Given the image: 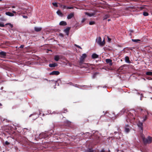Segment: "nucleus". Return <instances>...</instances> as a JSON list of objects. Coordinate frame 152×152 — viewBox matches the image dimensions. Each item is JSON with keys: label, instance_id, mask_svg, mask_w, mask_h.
Listing matches in <instances>:
<instances>
[{"label": "nucleus", "instance_id": "1", "mask_svg": "<svg viewBox=\"0 0 152 152\" xmlns=\"http://www.w3.org/2000/svg\"><path fill=\"white\" fill-rule=\"evenodd\" d=\"M142 138L144 143H150L152 141V137L150 136H148L147 138H145L144 135H142Z\"/></svg>", "mask_w": 152, "mask_h": 152}, {"label": "nucleus", "instance_id": "2", "mask_svg": "<svg viewBox=\"0 0 152 152\" xmlns=\"http://www.w3.org/2000/svg\"><path fill=\"white\" fill-rule=\"evenodd\" d=\"M96 42L100 46H104L105 44L104 38L102 41V39L100 37L97 38L96 39Z\"/></svg>", "mask_w": 152, "mask_h": 152}, {"label": "nucleus", "instance_id": "3", "mask_svg": "<svg viewBox=\"0 0 152 152\" xmlns=\"http://www.w3.org/2000/svg\"><path fill=\"white\" fill-rule=\"evenodd\" d=\"M87 55L86 53H83L82 55L80 58V61L81 62H83L84 59L86 57Z\"/></svg>", "mask_w": 152, "mask_h": 152}, {"label": "nucleus", "instance_id": "4", "mask_svg": "<svg viewBox=\"0 0 152 152\" xmlns=\"http://www.w3.org/2000/svg\"><path fill=\"white\" fill-rule=\"evenodd\" d=\"M59 72L58 71H53L52 72H51L50 73V75H58L59 74Z\"/></svg>", "mask_w": 152, "mask_h": 152}, {"label": "nucleus", "instance_id": "5", "mask_svg": "<svg viewBox=\"0 0 152 152\" xmlns=\"http://www.w3.org/2000/svg\"><path fill=\"white\" fill-rule=\"evenodd\" d=\"M70 28L68 27L64 30V32L66 33V34L68 36L69 35V31L70 29Z\"/></svg>", "mask_w": 152, "mask_h": 152}, {"label": "nucleus", "instance_id": "6", "mask_svg": "<svg viewBox=\"0 0 152 152\" xmlns=\"http://www.w3.org/2000/svg\"><path fill=\"white\" fill-rule=\"evenodd\" d=\"M74 15V13H70V14L68 15L67 18L68 19H70L73 17Z\"/></svg>", "mask_w": 152, "mask_h": 152}, {"label": "nucleus", "instance_id": "7", "mask_svg": "<svg viewBox=\"0 0 152 152\" xmlns=\"http://www.w3.org/2000/svg\"><path fill=\"white\" fill-rule=\"evenodd\" d=\"M6 56V53L4 52H0V56L2 58H4Z\"/></svg>", "mask_w": 152, "mask_h": 152}, {"label": "nucleus", "instance_id": "8", "mask_svg": "<svg viewBox=\"0 0 152 152\" xmlns=\"http://www.w3.org/2000/svg\"><path fill=\"white\" fill-rule=\"evenodd\" d=\"M5 14L6 15L10 16H14V14L13 13L10 12H6Z\"/></svg>", "mask_w": 152, "mask_h": 152}, {"label": "nucleus", "instance_id": "9", "mask_svg": "<svg viewBox=\"0 0 152 152\" xmlns=\"http://www.w3.org/2000/svg\"><path fill=\"white\" fill-rule=\"evenodd\" d=\"M57 64L56 63L50 64H49V66L50 67H55L57 66Z\"/></svg>", "mask_w": 152, "mask_h": 152}, {"label": "nucleus", "instance_id": "10", "mask_svg": "<svg viewBox=\"0 0 152 152\" xmlns=\"http://www.w3.org/2000/svg\"><path fill=\"white\" fill-rule=\"evenodd\" d=\"M106 61L107 63H109V65H112V60L110 59H107L106 60Z\"/></svg>", "mask_w": 152, "mask_h": 152}, {"label": "nucleus", "instance_id": "11", "mask_svg": "<svg viewBox=\"0 0 152 152\" xmlns=\"http://www.w3.org/2000/svg\"><path fill=\"white\" fill-rule=\"evenodd\" d=\"M66 23L63 21L60 22L59 23V25L61 26H66Z\"/></svg>", "mask_w": 152, "mask_h": 152}, {"label": "nucleus", "instance_id": "12", "mask_svg": "<svg viewBox=\"0 0 152 152\" xmlns=\"http://www.w3.org/2000/svg\"><path fill=\"white\" fill-rule=\"evenodd\" d=\"M56 13L59 16L61 17H62L63 16V14L60 10H58L57 11Z\"/></svg>", "mask_w": 152, "mask_h": 152}, {"label": "nucleus", "instance_id": "13", "mask_svg": "<svg viewBox=\"0 0 152 152\" xmlns=\"http://www.w3.org/2000/svg\"><path fill=\"white\" fill-rule=\"evenodd\" d=\"M85 14L90 17H91V16H93L95 14L94 13H88L87 12H85Z\"/></svg>", "mask_w": 152, "mask_h": 152}, {"label": "nucleus", "instance_id": "14", "mask_svg": "<svg viewBox=\"0 0 152 152\" xmlns=\"http://www.w3.org/2000/svg\"><path fill=\"white\" fill-rule=\"evenodd\" d=\"M98 57V55L96 53H94L92 55V58H96Z\"/></svg>", "mask_w": 152, "mask_h": 152}, {"label": "nucleus", "instance_id": "15", "mask_svg": "<svg viewBox=\"0 0 152 152\" xmlns=\"http://www.w3.org/2000/svg\"><path fill=\"white\" fill-rule=\"evenodd\" d=\"M54 60L56 61H58L59 59V56L58 55H56L54 57Z\"/></svg>", "mask_w": 152, "mask_h": 152}, {"label": "nucleus", "instance_id": "16", "mask_svg": "<svg viewBox=\"0 0 152 152\" xmlns=\"http://www.w3.org/2000/svg\"><path fill=\"white\" fill-rule=\"evenodd\" d=\"M125 61L127 63L129 62V58L128 56H126L125 58Z\"/></svg>", "mask_w": 152, "mask_h": 152}, {"label": "nucleus", "instance_id": "17", "mask_svg": "<svg viewBox=\"0 0 152 152\" xmlns=\"http://www.w3.org/2000/svg\"><path fill=\"white\" fill-rule=\"evenodd\" d=\"M147 118V117L146 115H145L144 117H143L142 119V120H141V121H142L144 122L145 121Z\"/></svg>", "mask_w": 152, "mask_h": 152}, {"label": "nucleus", "instance_id": "18", "mask_svg": "<svg viewBox=\"0 0 152 152\" xmlns=\"http://www.w3.org/2000/svg\"><path fill=\"white\" fill-rule=\"evenodd\" d=\"M137 125L139 127H140L141 128L142 126V123L141 122H139L137 124Z\"/></svg>", "mask_w": 152, "mask_h": 152}, {"label": "nucleus", "instance_id": "19", "mask_svg": "<svg viewBox=\"0 0 152 152\" xmlns=\"http://www.w3.org/2000/svg\"><path fill=\"white\" fill-rule=\"evenodd\" d=\"M146 74L148 75H152V72H148L146 73Z\"/></svg>", "mask_w": 152, "mask_h": 152}, {"label": "nucleus", "instance_id": "20", "mask_svg": "<svg viewBox=\"0 0 152 152\" xmlns=\"http://www.w3.org/2000/svg\"><path fill=\"white\" fill-rule=\"evenodd\" d=\"M132 41L134 42H138L140 41V40L139 39H132Z\"/></svg>", "mask_w": 152, "mask_h": 152}, {"label": "nucleus", "instance_id": "21", "mask_svg": "<svg viewBox=\"0 0 152 152\" xmlns=\"http://www.w3.org/2000/svg\"><path fill=\"white\" fill-rule=\"evenodd\" d=\"M143 15L145 16L148 15V13L147 12H143Z\"/></svg>", "mask_w": 152, "mask_h": 152}, {"label": "nucleus", "instance_id": "22", "mask_svg": "<svg viewBox=\"0 0 152 152\" xmlns=\"http://www.w3.org/2000/svg\"><path fill=\"white\" fill-rule=\"evenodd\" d=\"M64 7L65 8L67 9H71L73 8V7H67L66 6H64Z\"/></svg>", "mask_w": 152, "mask_h": 152}, {"label": "nucleus", "instance_id": "23", "mask_svg": "<svg viewBox=\"0 0 152 152\" xmlns=\"http://www.w3.org/2000/svg\"><path fill=\"white\" fill-rule=\"evenodd\" d=\"M95 23V22L93 21H91L89 22V24L90 25H93Z\"/></svg>", "mask_w": 152, "mask_h": 152}, {"label": "nucleus", "instance_id": "24", "mask_svg": "<svg viewBox=\"0 0 152 152\" xmlns=\"http://www.w3.org/2000/svg\"><path fill=\"white\" fill-rule=\"evenodd\" d=\"M53 4L55 6L57 7L58 6L57 3H53Z\"/></svg>", "mask_w": 152, "mask_h": 152}, {"label": "nucleus", "instance_id": "25", "mask_svg": "<svg viewBox=\"0 0 152 152\" xmlns=\"http://www.w3.org/2000/svg\"><path fill=\"white\" fill-rule=\"evenodd\" d=\"M0 26L1 27H3L4 26V25L3 24L0 23Z\"/></svg>", "mask_w": 152, "mask_h": 152}, {"label": "nucleus", "instance_id": "26", "mask_svg": "<svg viewBox=\"0 0 152 152\" xmlns=\"http://www.w3.org/2000/svg\"><path fill=\"white\" fill-rule=\"evenodd\" d=\"M5 144L6 145H9V144H10V143L8 142L7 141H6L5 142Z\"/></svg>", "mask_w": 152, "mask_h": 152}, {"label": "nucleus", "instance_id": "27", "mask_svg": "<svg viewBox=\"0 0 152 152\" xmlns=\"http://www.w3.org/2000/svg\"><path fill=\"white\" fill-rule=\"evenodd\" d=\"M35 30L36 31L38 32V27H36L35 28Z\"/></svg>", "mask_w": 152, "mask_h": 152}, {"label": "nucleus", "instance_id": "28", "mask_svg": "<svg viewBox=\"0 0 152 152\" xmlns=\"http://www.w3.org/2000/svg\"><path fill=\"white\" fill-rule=\"evenodd\" d=\"M77 47L81 49H82V48H81L78 45H75Z\"/></svg>", "mask_w": 152, "mask_h": 152}, {"label": "nucleus", "instance_id": "29", "mask_svg": "<svg viewBox=\"0 0 152 152\" xmlns=\"http://www.w3.org/2000/svg\"><path fill=\"white\" fill-rule=\"evenodd\" d=\"M85 20H86V19H85V18H83V19L82 20V21H81L82 22V23H83V22L85 21Z\"/></svg>", "mask_w": 152, "mask_h": 152}, {"label": "nucleus", "instance_id": "30", "mask_svg": "<svg viewBox=\"0 0 152 152\" xmlns=\"http://www.w3.org/2000/svg\"><path fill=\"white\" fill-rule=\"evenodd\" d=\"M107 39H108V41L109 42H110L111 41V39L109 37H107Z\"/></svg>", "mask_w": 152, "mask_h": 152}, {"label": "nucleus", "instance_id": "31", "mask_svg": "<svg viewBox=\"0 0 152 152\" xmlns=\"http://www.w3.org/2000/svg\"><path fill=\"white\" fill-rule=\"evenodd\" d=\"M24 47V45H21L20 46V48H23V47Z\"/></svg>", "mask_w": 152, "mask_h": 152}, {"label": "nucleus", "instance_id": "32", "mask_svg": "<svg viewBox=\"0 0 152 152\" xmlns=\"http://www.w3.org/2000/svg\"><path fill=\"white\" fill-rule=\"evenodd\" d=\"M125 130L126 132H128L129 131V129H126Z\"/></svg>", "mask_w": 152, "mask_h": 152}, {"label": "nucleus", "instance_id": "33", "mask_svg": "<svg viewBox=\"0 0 152 152\" xmlns=\"http://www.w3.org/2000/svg\"><path fill=\"white\" fill-rule=\"evenodd\" d=\"M9 24L10 25V26L11 27H13V26L12 24H11L10 23H8L7 24Z\"/></svg>", "mask_w": 152, "mask_h": 152}, {"label": "nucleus", "instance_id": "34", "mask_svg": "<svg viewBox=\"0 0 152 152\" xmlns=\"http://www.w3.org/2000/svg\"><path fill=\"white\" fill-rule=\"evenodd\" d=\"M11 7L13 8H14L15 7V6H12Z\"/></svg>", "mask_w": 152, "mask_h": 152}, {"label": "nucleus", "instance_id": "35", "mask_svg": "<svg viewBox=\"0 0 152 152\" xmlns=\"http://www.w3.org/2000/svg\"><path fill=\"white\" fill-rule=\"evenodd\" d=\"M12 12L13 13H16V12L15 11H12Z\"/></svg>", "mask_w": 152, "mask_h": 152}, {"label": "nucleus", "instance_id": "36", "mask_svg": "<svg viewBox=\"0 0 152 152\" xmlns=\"http://www.w3.org/2000/svg\"><path fill=\"white\" fill-rule=\"evenodd\" d=\"M23 17L25 18H27L26 16H23Z\"/></svg>", "mask_w": 152, "mask_h": 152}, {"label": "nucleus", "instance_id": "37", "mask_svg": "<svg viewBox=\"0 0 152 152\" xmlns=\"http://www.w3.org/2000/svg\"><path fill=\"white\" fill-rule=\"evenodd\" d=\"M101 152H105L103 150H102L101 151Z\"/></svg>", "mask_w": 152, "mask_h": 152}, {"label": "nucleus", "instance_id": "38", "mask_svg": "<svg viewBox=\"0 0 152 152\" xmlns=\"http://www.w3.org/2000/svg\"><path fill=\"white\" fill-rule=\"evenodd\" d=\"M41 30V28H39V31Z\"/></svg>", "mask_w": 152, "mask_h": 152}, {"label": "nucleus", "instance_id": "39", "mask_svg": "<svg viewBox=\"0 0 152 152\" xmlns=\"http://www.w3.org/2000/svg\"><path fill=\"white\" fill-rule=\"evenodd\" d=\"M2 105V104L1 103H0V106H1Z\"/></svg>", "mask_w": 152, "mask_h": 152}, {"label": "nucleus", "instance_id": "40", "mask_svg": "<svg viewBox=\"0 0 152 152\" xmlns=\"http://www.w3.org/2000/svg\"><path fill=\"white\" fill-rule=\"evenodd\" d=\"M108 21H109L110 20V19H108Z\"/></svg>", "mask_w": 152, "mask_h": 152}, {"label": "nucleus", "instance_id": "41", "mask_svg": "<svg viewBox=\"0 0 152 152\" xmlns=\"http://www.w3.org/2000/svg\"><path fill=\"white\" fill-rule=\"evenodd\" d=\"M2 1V0H0V1Z\"/></svg>", "mask_w": 152, "mask_h": 152}, {"label": "nucleus", "instance_id": "42", "mask_svg": "<svg viewBox=\"0 0 152 152\" xmlns=\"http://www.w3.org/2000/svg\"><path fill=\"white\" fill-rule=\"evenodd\" d=\"M151 15H152V13H151Z\"/></svg>", "mask_w": 152, "mask_h": 152}]
</instances>
